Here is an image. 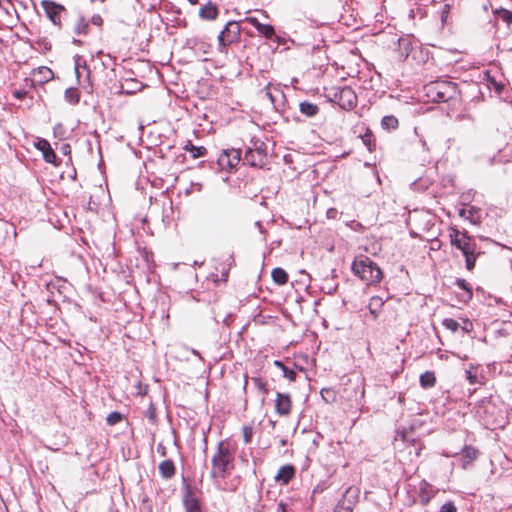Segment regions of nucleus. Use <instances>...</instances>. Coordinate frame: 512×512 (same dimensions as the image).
Returning <instances> with one entry per match:
<instances>
[{
	"mask_svg": "<svg viewBox=\"0 0 512 512\" xmlns=\"http://www.w3.org/2000/svg\"><path fill=\"white\" fill-rule=\"evenodd\" d=\"M449 239L452 246L459 249L465 257L467 270L471 271L475 267L477 259L476 244L472 238L466 233L456 228H450Z\"/></svg>",
	"mask_w": 512,
	"mask_h": 512,
	"instance_id": "f257e3e1",
	"label": "nucleus"
},
{
	"mask_svg": "<svg viewBox=\"0 0 512 512\" xmlns=\"http://www.w3.org/2000/svg\"><path fill=\"white\" fill-rule=\"evenodd\" d=\"M234 455L229 445L223 441L219 442L218 447L211 459V477L225 478L233 468Z\"/></svg>",
	"mask_w": 512,
	"mask_h": 512,
	"instance_id": "f03ea898",
	"label": "nucleus"
},
{
	"mask_svg": "<svg viewBox=\"0 0 512 512\" xmlns=\"http://www.w3.org/2000/svg\"><path fill=\"white\" fill-rule=\"evenodd\" d=\"M352 271L367 285H373L382 279V271L370 258L357 257L352 264Z\"/></svg>",
	"mask_w": 512,
	"mask_h": 512,
	"instance_id": "7ed1b4c3",
	"label": "nucleus"
},
{
	"mask_svg": "<svg viewBox=\"0 0 512 512\" xmlns=\"http://www.w3.org/2000/svg\"><path fill=\"white\" fill-rule=\"evenodd\" d=\"M425 91L433 102H447L458 94L456 83L447 80L431 82L425 86Z\"/></svg>",
	"mask_w": 512,
	"mask_h": 512,
	"instance_id": "20e7f679",
	"label": "nucleus"
},
{
	"mask_svg": "<svg viewBox=\"0 0 512 512\" xmlns=\"http://www.w3.org/2000/svg\"><path fill=\"white\" fill-rule=\"evenodd\" d=\"M240 25L236 21H229L218 36V50L224 52L226 47L236 42L240 37Z\"/></svg>",
	"mask_w": 512,
	"mask_h": 512,
	"instance_id": "39448f33",
	"label": "nucleus"
},
{
	"mask_svg": "<svg viewBox=\"0 0 512 512\" xmlns=\"http://www.w3.org/2000/svg\"><path fill=\"white\" fill-rule=\"evenodd\" d=\"M241 160L240 151L237 149H227L224 150L221 155L218 157V165L222 170H226L231 172L233 169L237 167Z\"/></svg>",
	"mask_w": 512,
	"mask_h": 512,
	"instance_id": "423d86ee",
	"label": "nucleus"
},
{
	"mask_svg": "<svg viewBox=\"0 0 512 512\" xmlns=\"http://www.w3.org/2000/svg\"><path fill=\"white\" fill-rule=\"evenodd\" d=\"M339 106L345 110L353 109L357 104V96L351 87L345 86L334 93Z\"/></svg>",
	"mask_w": 512,
	"mask_h": 512,
	"instance_id": "0eeeda50",
	"label": "nucleus"
},
{
	"mask_svg": "<svg viewBox=\"0 0 512 512\" xmlns=\"http://www.w3.org/2000/svg\"><path fill=\"white\" fill-rule=\"evenodd\" d=\"M41 5L47 14V17L53 22V24L60 25V15L64 10V7L50 0H42Z\"/></svg>",
	"mask_w": 512,
	"mask_h": 512,
	"instance_id": "6e6552de",
	"label": "nucleus"
},
{
	"mask_svg": "<svg viewBox=\"0 0 512 512\" xmlns=\"http://www.w3.org/2000/svg\"><path fill=\"white\" fill-rule=\"evenodd\" d=\"M292 400L289 394L277 392L275 411L279 416H288L291 413Z\"/></svg>",
	"mask_w": 512,
	"mask_h": 512,
	"instance_id": "1a4fd4ad",
	"label": "nucleus"
},
{
	"mask_svg": "<svg viewBox=\"0 0 512 512\" xmlns=\"http://www.w3.org/2000/svg\"><path fill=\"white\" fill-rule=\"evenodd\" d=\"M266 154L261 147L248 148L244 160L251 166L260 167L265 163Z\"/></svg>",
	"mask_w": 512,
	"mask_h": 512,
	"instance_id": "9d476101",
	"label": "nucleus"
},
{
	"mask_svg": "<svg viewBox=\"0 0 512 512\" xmlns=\"http://www.w3.org/2000/svg\"><path fill=\"white\" fill-rule=\"evenodd\" d=\"M35 146L42 152L43 158L47 163L57 165V156L46 139H39Z\"/></svg>",
	"mask_w": 512,
	"mask_h": 512,
	"instance_id": "9b49d317",
	"label": "nucleus"
},
{
	"mask_svg": "<svg viewBox=\"0 0 512 512\" xmlns=\"http://www.w3.org/2000/svg\"><path fill=\"white\" fill-rule=\"evenodd\" d=\"M358 497H359L358 489L349 487L345 491L343 498L338 502V505H343V507H345V509L352 512L354 506L356 505V503L358 501Z\"/></svg>",
	"mask_w": 512,
	"mask_h": 512,
	"instance_id": "f8f14e48",
	"label": "nucleus"
},
{
	"mask_svg": "<svg viewBox=\"0 0 512 512\" xmlns=\"http://www.w3.org/2000/svg\"><path fill=\"white\" fill-rule=\"evenodd\" d=\"M183 504L185 507V512H202L199 498L196 497L190 489L187 490L184 496Z\"/></svg>",
	"mask_w": 512,
	"mask_h": 512,
	"instance_id": "ddd939ff",
	"label": "nucleus"
},
{
	"mask_svg": "<svg viewBox=\"0 0 512 512\" xmlns=\"http://www.w3.org/2000/svg\"><path fill=\"white\" fill-rule=\"evenodd\" d=\"M219 10L218 7L212 2H208L206 5L202 6L199 10V17L203 20L212 21L218 17Z\"/></svg>",
	"mask_w": 512,
	"mask_h": 512,
	"instance_id": "4468645a",
	"label": "nucleus"
},
{
	"mask_svg": "<svg viewBox=\"0 0 512 512\" xmlns=\"http://www.w3.org/2000/svg\"><path fill=\"white\" fill-rule=\"evenodd\" d=\"M478 450L472 446H465L461 451L462 467L464 469L478 457Z\"/></svg>",
	"mask_w": 512,
	"mask_h": 512,
	"instance_id": "2eb2a0df",
	"label": "nucleus"
},
{
	"mask_svg": "<svg viewBox=\"0 0 512 512\" xmlns=\"http://www.w3.org/2000/svg\"><path fill=\"white\" fill-rule=\"evenodd\" d=\"M294 473H295V469L293 466L291 465H285V466H282L276 476H275V480L277 482H281L282 484H287L294 476Z\"/></svg>",
	"mask_w": 512,
	"mask_h": 512,
	"instance_id": "dca6fc26",
	"label": "nucleus"
},
{
	"mask_svg": "<svg viewBox=\"0 0 512 512\" xmlns=\"http://www.w3.org/2000/svg\"><path fill=\"white\" fill-rule=\"evenodd\" d=\"M383 305H384V300L382 297H380V296L371 297L369 304H368V308H369L370 314L373 316L374 319H376L379 316Z\"/></svg>",
	"mask_w": 512,
	"mask_h": 512,
	"instance_id": "f3484780",
	"label": "nucleus"
},
{
	"mask_svg": "<svg viewBox=\"0 0 512 512\" xmlns=\"http://www.w3.org/2000/svg\"><path fill=\"white\" fill-rule=\"evenodd\" d=\"M159 473L163 478L169 479L175 474V466L172 460H164L159 464Z\"/></svg>",
	"mask_w": 512,
	"mask_h": 512,
	"instance_id": "a211bd4d",
	"label": "nucleus"
},
{
	"mask_svg": "<svg viewBox=\"0 0 512 512\" xmlns=\"http://www.w3.org/2000/svg\"><path fill=\"white\" fill-rule=\"evenodd\" d=\"M299 109L300 112L307 117H313L319 112V107L308 101L301 102L299 104Z\"/></svg>",
	"mask_w": 512,
	"mask_h": 512,
	"instance_id": "6ab92c4d",
	"label": "nucleus"
},
{
	"mask_svg": "<svg viewBox=\"0 0 512 512\" xmlns=\"http://www.w3.org/2000/svg\"><path fill=\"white\" fill-rule=\"evenodd\" d=\"M184 150L189 152L196 159L206 155L207 149L203 146H195L190 141L184 146Z\"/></svg>",
	"mask_w": 512,
	"mask_h": 512,
	"instance_id": "aec40b11",
	"label": "nucleus"
},
{
	"mask_svg": "<svg viewBox=\"0 0 512 512\" xmlns=\"http://www.w3.org/2000/svg\"><path fill=\"white\" fill-rule=\"evenodd\" d=\"M272 279L275 283L278 285H284L288 281V274L287 272L282 268H275L272 270L271 273Z\"/></svg>",
	"mask_w": 512,
	"mask_h": 512,
	"instance_id": "412c9836",
	"label": "nucleus"
},
{
	"mask_svg": "<svg viewBox=\"0 0 512 512\" xmlns=\"http://www.w3.org/2000/svg\"><path fill=\"white\" fill-rule=\"evenodd\" d=\"M420 384L423 388H430L435 385L436 377L435 374L431 371H426L425 373L420 375Z\"/></svg>",
	"mask_w": 512,
	"mask_h": 512,
	"instance_id": "4be33fe9",
	"label": "nucleus"
},
{
	"mask_svg": "<svg viewBox=\"0 0 512 512\" xmlns=\"http://www.w3.org/2000/svg\"><path fill=\"white\" fill-rule=\"evenodd\" d=\"M274 365L281 369L283 376L290 381H294L296 379V372L289 369L287 366H285L281 361H274Z\"/></svg>",
	"mask_w": 512,
	"mask_h": 512,
	"instance_id": "5701e85b",
	"label": "nucleus"
},
{
	"mask_svg": "<svg viewBox=\"0 0 512 512\" xmlns=\"http://www.w3.org/2000/svg\"><path fill=\"white\" fill-rule=\"evenodd\" d=\"M381 124L384 128L395 129L398 126V119L392 115L384 116L382 118Z\"/></svg>",
	"mask_w": 512,
	"mask_h": 512,
	"instance_id": "b1692460",
	"label": "nucleus"
},
{
	"mask_svg": "<svg viewBox=\"0 0 512 512\" xmlns=\"http://www.w3.org/2000/svg\"><path fill=\"white\" fill-rule=\"evenodd\" d=\"M257 31L267 39H271L275 34L274 27L269 24H261Z\"/></svg>",
	"mask_w": 512,
	"mask_h": 512,
	"instance_id": "393cba45",
	"label": "nucleus"
},
{
	"mask_svg": "<svg viewBox=\"0 0 512 512\" xmlns=\"http://www.w3.org/2000/svg\"><path fill=\"white\" fill-rule=\"evenodd\" d=\"M430 485L427 484V483H424V487L421 488V502L426 505L429 503V501L431 500V498L434 496V493H427V488H429Z\"/></svg>",
	"mask_w": 512,
	"mask_h": 512,
	"instance_id": "a878e982",
	"label": "nucleus"
},
{
	"mask_svg": "<svg viewBox=\"0 0 512 512\" xmlns=\"http://www.w3.org/2000/svg\"><path fill=\"white\" fill-rule=\"evenodd\" d=\"M442 324L446 329L451 330L452 332L457 331L459 328V323L452 318L444 319Z\"/></svg>",
	"mask_w": 512,
	"mask_h": 512,
	"instance_id": "bb28decb",
	"label": "nucleus"
},
{
	"mask_svg": "<svg viewBox=\"0 0 512 512\" xmlns=\"http://www.w3.org/2000/svg\"><path fill=\"white\" fill-rule=\"evenodd\" d=\"M252 382L259 391L264 394L268 393L267 383L264 382L261 378H252Z\"/></svg>",
	"mask_w": 512,
	"mask_h": 512,
	"instance_id": "cd10ccee",
	"label": "nucleus"
},
{
	"mask_svg": "<svg viewBox=\"0 0 512 512\" xmlns=\"http://www.w3.org/2000/svg\"><path fill=\"white\" fill-rule=\"evenodd\" d=\"M106 420L109 425H115L122 420V415L119 412H112L107 416Z\"/></svg>",
	"mask_w": 512,
	"mask_h": 512,
	"instance_id": "c85d7f7f",
	"label": "nucleus"
},
{
	"mask_svg": "<svg viewBox=\"0 0 512 512\" xmlns=\"http://www.w3.org/2000/svg\"><path fill=\"white\" fill-rule=\"evenodd\" d=\"M456 285L467 292L468 298L472 297V290L469 287V284L464 279H458L456 281Z\"/></svg>",
	"mask_w": 512,
	"mask_h": 512,
	"instance_id": "c756f323",
	"label": "nucleus"
},
{
	"mask_svg": "<svg viewBox=\"0 0 512 512\" xmlns=\"http://www.w3.org/2000/svg\"><path fill=\"white\" fill-rule=\"evenodd\" d=\"M87 27H88V23L83 18H80L78 20V23L75 26V32L77 34L85 33V30Z\"/></svg>",
	"mask_w": 512,
	"mask_h": 512,
	"instance_id": "7c9ffc66",
	"label": "nucleus"
},
{
	"mask_svg": "<svg viewBox=\"0 0 512 512\" xmlns=\"http://www.w3.org/2000/svg\"><path fill=\"white\" fill-rule=\"evenodd\" d=\"M242 433H243L244 442L246 444L250 443L251 439H252V435H253L252 428L248 427V426H244L242 429Z\"/></svg>",
	"mask_w": 512,
	"mask_h": 512,
	"instance_id": "2f4dec72",
	"label": "nucleus"
},
{
	"mask_svg": "<svg viewBox=\"0 0 512 512\" xmlns=\"http://www.w3.org/2000/svg\"><path fill=\"white\" fill-rule=\"evenodd\" d=\"M39 73L43 75V79L46 81L53 78V72L48 67H41Z\"/></svg>",
	"mask_w": 512,
	"mask_h": 512,
	"instance_id": "473e14b6",
	"label": "nucleus"
},
{
	"mask_svg": "<svg viewBox=\"0 0 512 512\" xmlns=\"http://www.w3.org/2000/svg\"><path fill=\"white\" fill-rule=\"evenodd\" d=\"M499 15L501 17V19L507 23H511L512 22V12H510L509 10H506V9H502L500 12H499Z\"/></svg>",
	"mask_w": 512,
	"mask_h": 512,
	"instance_id": "72a5a7b5",
	"label": "nucleus"
},
{
	"mask_svg": "<svg viewBox=\"0 0 512 512\" xmlns=\"http://www.w3.org/2000/svg\"><path fill=\"white\" fill-rule=\"evenodd\" d=\"M440 512H457V508L452 502H447L442 505Z\"/></svg>",
	"mask_w": 512,
	"mask_h": 512,
	"instance_id": "f704fd0d",
	"label": "nucleus"
},
{
	"mask_svg": "<svg viewBox=\"0 0 512 512\" xmlns=\"http://www.w3.org/2000/svg\"><path fill=\"white\" fill-rule=\"evenodd\" d=\"M466 378L467 380L469 381L470 384H476V383H479L478 381V378H477V375L476 374H473L471 372V370H467L466 371Z\"/></svg>",
	"mask_w": 512,
	"mask_h": 512,
	"instance_id": "c9c22d12",
	"label": "nucleus"
},
{
	"mask_svg": "<svg viewBox=\"0 0 512 512\" xmlns=\"http://www.w3.org/2000/svg\"><path fill=\"white\" fill-rule=\"evenodd\" d=\"M245 21L249 24H251L256 30L259 29L260 25L262 24L261 22L258 21L257 18L255 17H247L245 19Z\"/></svg>",
	"mask_w": 512,
	"mask_h": 512,
	"instance_id": "e433bc0d",
	"label": "nucleus"
},
{
	"mask_svg": "<svg viewBox=\"0 0 512 512\" xmlns=\"http://www.w3.org/2000/svg\"><path fill=\"white\" fill-rule=\"evenodd\" d=\"M66 97H67L70 101H72V102H77V101H78V99H77V98H76V99H74V97L72 96V91H71V90H67V91H66Z\"/></svg>",
	"mask_w": 512,
	"mask_h": 512,
	"instance_id": "4c0bfd02",
	"label": "nucleus"
},
{
	"mask_svg": "<svg viewBox=\"0 0 512 512\" xmlns=\"http://www.w3.org/2000/svg\"><path fill=\"white\" fill-rule=\"evenodd\" d=\"M62 152L64 154H69L70 153V146L68 144H65L62 146Z\"/></svg>",
	"mask_w": 512,
	"mask_h": 512,
	"instance_id": "58836bf2",
	"label": "nucleus"
},
{
	"mask_svg": "<svg viewBox=\"0 0 512 512\" xmlns=\"http://www.w3.org/2000/svg\"><path fill=\"white\" fill-rule=\"evenodd\" d=\"M277 512H286L285 505L283 503H280L277 508Z\"/></svg>",
	"mask_w": 512,
	"mask_h": 512,
	"instance_id": "ea45409f",
	"label": "nucleus"
},
{
	"mask_svg": "<svg viewBox=\"0 0 512 512\" xmlns=\"http://www.w3.org/2000/svg\"><path fill=\"white\" fill-rule=\"evenodd\" d=\"M15 96H16V97H18V98H22L23 94H22V93H20V92H16V93H15Z\"/></svg>",
	"mask_w": 512,
	"mask_h": 512,
	"instance_id": "a19ab883",
	"label": "nucleus"
},
{
	"mask_svg": "<svg viewBox=\"0 0 512 512\" xmlns=\"http://www.w3.org/2000/svg\"><path fill=\"white\" fill-rule=\"evenodd\" d=\"M465 214H466V210H465V209H462V210L460 211V215H461V216H465Z\"/></svg>",
	"mask_w": 512,
	"mask_h": 512,
	"instance_id": "79ce46f5",
	"label": "nucleus"
},
{
	"mask_svg": "<svg viewBox=\"0 0 512 512\" xmlns=\"http://www.w3.org/2000/svg\"><path fill=\"white\" fill-rule=\"evenodd\" d=\"M192 353L195 355H199V353L196 350H192Z\"/></svg>",
	"mask_w": 512,
	"mask_h": 512,
	"instance_id": "37998d69",
	"label": "nucleus"
}]
</instances>
